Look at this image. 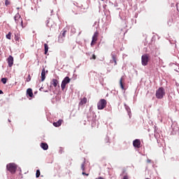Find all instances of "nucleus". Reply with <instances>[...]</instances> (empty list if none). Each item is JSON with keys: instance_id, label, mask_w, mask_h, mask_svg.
Instances as JSON below:
<instances>
[{"instance_id": "2eb2a0df", "label": "nucleus", "mask_w": 179, "mask_h": 179, "mask_svg": "<svg viewBox=\"0 0 179 179\" xmlns=\"http://www.w3.org/2000/svg\"><path fill=\"white\" fill-rule=\"evenodd\" d=\"M113 61L114 62V66L117 65V55L112 53Z\"/></svg>"}, {"instance_id": "ddd939ff", "label": "nucleus", "mask_w": 179, "mask_h": 179, "mask_svg": "<svg viewBox=\"0 0 179 179\" xmlns=\"http://www.w3.org/2000/svg\"><path fill=\"white\" fill-rule=\"evenodd\" d=\"M41 148H42L44 150H47L48 149V145L46 143H41Z\"/></svg>"}, {"instance_id": "4be33fe9", "label": "nucleus", "mask_w": 179, "mask_h": 179, "mask_svg": "<svg viewBox=\"0 0 179 179\" xmlns=\"http://www.w3.org/2000/svg\"><path fill=\"white\" fill-rule=\"evenodd\" d=\"M41 176V171L40 170H37L36 171V178H38Z\"/></svg>"}, {"instance_id": "c9c22d12", "label": "nucleus", "mask_w": 179, "mask_h": 179, "mask_svg": "<svg viewBox=\"0 0 179 179\" xmlns=\"http://www.w3.org/2000/svg\"><path fill=\"white\" fill-rule=\"evenodd\" d=\"M15 40L17 41V38H16Z\"/></svg>"}, {"instance_id": "6ab92c4d", "label": "nucleus", "mask_w": 179, "mask_h": 179, "mask_svg": "<svg viewBox=\"0 0 179 179\" xmlns=\"http://www.w3.org/2000/svg\"><path fill=\"white\" fill-rule=\"evenodd\" d=\"M104 143L108 144V145H110V138L108 137H106L104 138Z\"/></svg>"}, {"instance_id": "5701e85b", "label": "nucleus", "mask_w": 179, "mask_h": 179, "mask_svg": "<svg viewBox=\"0 0 179 179\" xmlns=\"http://www.w3.org/2000/svg\"><path fill=\"white\" fill-rule=\"evenodd\" d=\"M10 5V1L9 0H5V6H8Z\"/></svg>"}, {"instance_id": "dca6fc26", "label": "nucleus", "mask_w": 179, "mask_h": 179, "mask_svg": "<svg viewBox=\"0 0 179 179\" xmlns=\"http://www.w3.org/2000/svg\"><path fill=\"white\" fill-rule=\"evenodd\" d=\"M27 95L29 96V97H32V96H33L32 90H31V88H29V89L27 90Z\"/></svg>"}, {"instance_id": "f704fd0d", "label": "nucleus", "mask_w": 179, "mask_h": 179, "mask_svg": "<svg viewBox=\"0 0 179 179\" xmlns=\"http://www.w3.org/2000/svg\"><path fill=\"white\" fill-rule=\"evenodd\" d=\"M17 10H20V8H17Z\"/></svg>"}, {"instance_id": "e433bc0d", "label": "nucleus", "mask_w": 179, "mask_h": 179, "mask_svg": "<svg viewBox=\"0 0 179 179\" xmlns=\"http://www.w3.org/2000/svg\"><path fill=\"white\" fill-rule=\"evenodd\" d=\"M15 40L17 41V38H16Z\"/></svg>"}, {"instance_id": "c85d7f7f", "label": "nucleus", "mask_w": 179, "mask_h": 179, "mask_svg": "<svg viewBox=\"0 0 179 179\" xmlns=\"http://www.w3.org/2000/svg\"><path fill=\"white\" fill-rule=\"evenodd\" d=\"M92 59L95 60L96 59V56L95 55H92Z\"/></svg>"}, {"instance_id": "473e14b6", "label": "nucleus", "mask_w": 179, "mask_h": 179, "mask_svg": "<svg viewBox=\"0 0 179 179\" xmlns=\"http://www.w3.org/2000/svg\"><path fill=\"white\" fill-rule=\"evenodd\" d=\"M95 179H104V178L101 176H99V177H98L97 178H95Z\"/></svg>"}, {"instance_id": "72a5a7b5", "label": "nucleus", "mask_w": 179, "mask_h": 179, "mask_svg": "<svg viewBox=\"0 0 179 179\" xmlns=\"http://www.w3.org/2000/svg\"><path fill=\"white\" fill-rule=\"evenodd\" d=\"M3 94V91L0 90V94Z\"/></svg>"}, {"instance_id": "4c0bfd02", "label": "nucleus", "mask_w": 179, "mask_h": 179, "mask_svg": "<svg viewBox=\"0 0 179 179\" xmlns=\"http://www.w3.org/2000/svg\"><path fill=\"white\" fill-rule=\"evenodd\" d=\"M59 43H62V42H60V41L59 40Z\"/></svg>"}, {"instance_id": "20e7f679", "label": "nucleus", "mask_w": 179, "mask_h": 179, "mask_svg": "<svg viewBox=\"0 0 179 179\" xmlns=\"http://www.w3.org/2000/svg\"><path fill=\"white\" fill-rule=\"evenodd\" d=\"M107 101L104 99H101L97 103V108L99 110H103L106 108Z\"/></svg>"}, {"instance_id": "0eeeda50", "label": "nucleus", "mask_w": 179, "mask_h": 179, "mask_svg": "<svg viewBox=\"0 0 179 179\" xmlns=\"http://www.w3.org/2000/svg\"><path fill=\"white\" fill-rule=\"evenodd\" d=\"M98 36H99V32L98 31L94 32L92 36V41H91V43H90L91 47H93V45L96 43V41L98 40Z\"/></svg>"}, {"instance_id": "423d86ee", "label": "nucleus", "mask_w": 179, "mask_h": 179, "mask_svg": "<svg viewBox=\"0 0 179 179\" xmlns=\"http://www.w3.org/2000/svg\"><path fill=\"white\" fill-rule=\"evenodd\" d=\"M71 83V79L69 76H66L62 83V90H64L66 88V86L68 83Z\"/></svg>"}, {"instance_id": "393cba45", "label": "nucleus", "mask_w": 179, "mask_h": 179, "mask_svg": "<svg viewBox=\"0 0 179 179\" xmlns=\"http://www.w3.org/2000/svg\"><path fill=\"white\" fill-rule=\"evenodd\" d=\"M125 109H126V110H127L128 113H131V109L129 106H125Z\"/></svg>"}, {"instance_id": "a878e982", "label": "nucleus", "mask_w": 179, "mask_h": 179, "mask_svg": "<svg viewBox=\"0 0 179 179\" xmlns=\"http://www.w3.org/2000/svg\"><path fill=\"white\" fill-rule=\"evenodd\" d=\"M66 30L64 29L62 33V36L66 37Z\"/></svg>"}, {"instance_id": "9d476101", "label": "nucleus", "mask_w": 179, "mask_h": 179, "mask_svg": "<svg viewBox=\"0 0 179 179\" xmlns=\"http://www.w3.org/2000/svg\"><path fill=\"white\" fill-rule=\"evenodd\" d=\"M87 102V98L84 97L80 99V101L79 102V106H83V105H85Z\"/></svg>"}, {"instance_id": "9b49d317", "label": "nucleus", "mask_w": 179, "mask_h": 179, "mask_svg": "<svg viewBox=\"0 0 179 179\" xmlns=\"http://www.w3.org/2000/svg\"><path fill=\"white\" fill-rule=\"evenodd\" d=\"M62 122H63V120L60 119L57 122H54L53 126L55 127H61Z\"/></svg>"}, {"instance_id": "7c9ffc66", "label": "nucleus", "mask_w": 179, "mask_h": 179, "mask_svg": "<svg viewBox=\"0 0 179 179\" xmlns=\"http://www.w3.org/2000/svg\"><path fill=\"white\" fill-rule=\"evenodd\" d=\"M151 162H152L151 159H148V160H147V163H148V164H150Z\"/></svg>"}, {"instance_id": "1a4fd4ad", "label": "nucleus", "mask_w": 179, "mask_h": 179, "mask_svg": "<svg viewBox=\"0 0 179 179\" xmlns=\"http://www.w3.org/2000/svg\"><path fill=\"white\" fill-rule=\"evenodd\" d=\"M7 62L8 64V66L10 68L13 65V57L12 55H9L8 58L7 59Z\"/></svg>"}, {"instance_id": "b1692460", "label": "nucleus", "mask_w": 179, "mask_h": 179, "mask_svg": "<svg viewBox=\"0 0 179 179\" xmlns=\"http://www.w3.org/2000/svg\"><path fill=\"white\" fill-rule=\"evenodd\" d=\"M7 80H8V79H7L6 78H3L1 79V82H2V83H3V84H6V83H7Z\"/></svg>"}, {"instance_id": "2f4dec72", "label": "nucleus", "mask_w": 179, "mask_h": 179, "mask_svg": "<svg viewBox=\"0 0 179 179\" xmlns=\"http://www.w3.org/2000/svg\"><path fill=\"white\" fill-rule=\"evenodd\" d=\"M49 23H50V20H47L46 21L47 26L48 25Z\"/></svg>"}, {"instance_id": "f8f14e48", "label": "nucleus", "mask_w": 179, "mask_h": 179, "mask_svg": "<svg viewBox=\"0 0 179 179\" xmlns=\"http://www.w3.org/2000/svg\"><path fill=\"white\" fill-rule=\"evenodd\" d=\"M41 76L42 82L45 81V69H43L42 73H41Z\"/></svg>"}, {"instance_id": "ea45409f", "label": "nucleus", "mask_w": 179, "mask_h": 179, "mask_svg": "<svg viewBox=\"0 0 179 179\" xmlns=\"http://www.w3.org/2000/svg\"><path fill=\"white\" fill-rule=\"evenodd\" d=\"M101 1H104V0H101Z\"/></svg>"}, {"instance_id": "39448f33", "label": "nucleus", "mask_w": 179, "mask_h": 179, "mask_svg": "<svg viewBox=\"0 0 179 179\" xmlns=\"http://www.w3.org/2000/svg\"><path fill=\"white\" fill-rule=\"evenodd\" d=\"M141 60L143 66H147L149 62V55L148 54L143 55Z\"/></svg>"}, {"instance_id": "cd10ccee", "label": "nucleus", "mask_w": 179, "mask_h": 179, "mask_svg": "<svg viewBox=\"0 0 179 179\" xmlns=\"http://www.w3.org/2000/svg\"><path fill=\"white\" fill-rule=\"evenodd\" d=\"M122 179H130V177L127 175L124 176Z\"/></svg>"}, {"instance_id": "412c9836", "label": "nucleus", "mask_w": 179, "mask_h": 179, "mask_svg": "<svg viewBox=\"0 0 179 179\" xmlns=\"http://www.w3.org/2000/svg\"><path fill=\"white\" fill-rule=\"evenodd\" d=\"M11 35L12 34L9 32L7 35H6V38H7L8 40H11Z\"/></svg>"}, {"instance_id": "58836bf2", "label": "nucleus", "mask_w": 179, "mask_h": 179, "mask_svg": "<svg viewBox=\"0 0 179 179\" xmlns=\"http://www.w3.org/2000/svg\"><path fill=\"white\" fill-rule=\"evenodd\" d=\"M145 179H150V178H145Z\"/></svg>"}, {"instance_id": "7ed1b4c3", "label": "nucleus", "mask_w": 179, "mask_h": 179, "mask_svg": "<svg viewBox=\"0 0 179 179\" xmlns=\"http://www.w3.org/2000/svg\"><path fill=\"white\" fill-rule=\"evenodd\" d=\"M15 22L17 23V25H21L22 29L25 27V26L23 24V20L20 15V13L15 14L14 16Z\"/></svg>"}, {"instance_id": "a211bd4d", "label": "nucleus", "mask_w": 179, "mask_h": 179, "mask_svg": "<svg viewBox=\"0 0 179 179\" xmlns=\"http://www.w3.org/2000/svg\"><path fill=\"white\" fill-rule=\"evenodd\" d=\"M80 169H82L83 171H85V160H84L83 164L80 165Z\"/></svg>"}, {"instance_id": "aec40b11", "label": "nucleus", "mask_w": 179, "mask_h": 179, "mask_svg": "<svg viewBox=\"0 0 179 179\" xmlns=\"http://www.w3.org/2000/svg\"><path fill=\"white\" fill-rule=\"evenodd\" d=\"M122 81H123V78H120V87L122 89V90H124V85L122 83Z\"/></svg>"}, {"instance_id": "c756f323", "label": "nucleus", "mask_w": 179, "mask_h": 179, "mask_svg": "<svg viewBox=\"0 0 179 179\" xmlns=\"http://www.w3.org/2000/svg\"><path fill=\"white\" fill-rule=\"evenodd\" d=\"M83 176H89V174H88V173H86L85 171L83 172Z\"/></svg>"}, {"instance_id": "f257e3e1", "label": "nucleus", "mask_w": 179, "mask_h": 179, "mask_svg": "<svg viewBox=\"0 0 179 179\" xmlns=\"http://www.w3.org/2000/svg\"><path fill=\"white\" fill-rule=\"evenodd\" d=\"M6 169L8 171L10 172L11 174H15L16 170L17 169V166L15 163H9L6 166Z\"/></svg>"}, {"instance_id": "4468645a", "label": "nucleus", "mask_w": 179, "mask_h": 179, "mask_svg": "<svg viewBox=\"0 0 179 179\" xmlns=\"http://www.w3.org/2000/svg\"><path fill=\"white\" fill-rule=\"evenodd\" d=\"M58 80L57 79H53L52 81V85H53L54 87H57L58 85Z\"/></svg>"}, {"instance_id": "f3484780", "label": "nucleus", "mask_w": 179, "mask_h": 179, "mask_svg": "<svg viewBox=\"0 0 179 179\" xmlns=\"http://www.w3.org/2000/svg\"><path fill=\"white\" fill-rule=\"evenodd\" d=\"M44 54L47 55L48 52V45L47 43H44Z\"/></svg>"}, {"instance_id": "f03ea898", "label": "nucleus", "mask_w": 179, "mask_h": 179, "mask_svg": "<svg viewBox=\"0 0 179 179\" xmlns=\"http://www.w3.org/2000/svg\"><path fill=\"white\" fill-rule=\"evenodd\" d=\"M164 96H166V91L162 87H161L158 89V90H157L155 96L158 99H162Z\"/></svg>"}, {"instance_id": "bb28decb", "label": "nucleus", "mask_w": 179, "mask_h": 179, "mask_svg": "<svg viewBox=\"0 0 179 179\" xmlns=\"http://www.w3.org/2000/svg\"><path fill=\"white\" fill-rule=\"evenodd\" d=\"M31 80V75H28L27 81V82H30Z\"/></svg>"}, {"instance_id": "6e6552de", "label": "nucleus", "mask_w": 179, "mask_h": 179, "mask_svg": "<svg viewBox=\"0 0 179 179\" xmlns=\"http://www.w3.org/2000/svg\"><path fill=\"white\" fill-rule=\"evenodd\" d=\"M133 145L135 148H141V141L139 139H136L133 141Z\"/></svg>"}]
</instances>
